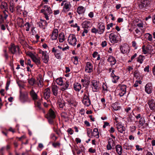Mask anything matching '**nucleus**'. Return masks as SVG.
I'll use <instances>...</instances> for the list:
<instances>
[{
	"label": "nucleus",
	"instance_id": "obj_31",
	"mask_svg": "<svg viewBox=\"0 0 155 155\" xmlns=\"http://www.w3.org/2000/svg\"><path fill=\"white\" fill-rule=\"evenodd\" d=\"M33 61L36 64H41V61L40 58H38L37 55H35L32 59Z\"/></svg>",
	"mask_w": 155,
	"mask_h": 155
},
{
	"label": "nucleus",
	"instance_id": "obj_23",
	"mask_svg": "<svg viewBox=\"0 0 155 155\" xmlns=\"http://www.w3.org/2000/svg\"><path fill=\"white\" fill-rule=\"evenodd\" d=\"M9 10V11L12 13L14 12L15 11L13 0H11L10 1Z\"/></svg>",
	"mask_w": 155,
	"mask_h": 155
},
{
	"label": "nucleus",
	"instance_id": "obj_55",
	"mask_svg": "<svg viewBox=\"0 0 155 155\" xmlns=\"http://www.w3.org/2000/svg\"><path fill=\"white\" fill-rule=\"evenodd\" d=\"M149 67L150 66L149 65H147L144 68V71L145 72H149Z\"/></svg>",
	"mask_w": 155,
	"mask_h": 155
},
{
	"label": "nucleus",
	"instance_id": "obj_19",
	"mask_svg": "<svg viewBox=\"0 0 155 155\" xmlns=\"http://www.w3.org/2000/svg\"><path fill=\"white\" fill-rule=\"evenodd\" d=\"M50 90L49 88H46L44 91V97L46 100L48 99L50 97Z\"/></svg>",
	"mask_w": 155,
	"mask_h": 155
},
{
	"label": "nucleus",
	"instance_id": "obj_22",
	"mask_svg": "<svg viewBox=\"0 0 155 155\" xmlns=\"http://www.w3.org/2000/svg\"><path fill=\"white\" fill-rule=\"evenodd\" d=\"M148 104L150 109L153 111H155V101L153 99L149 101Z\"/></svg>",
	"mask_w": 155,
	"mask_h": 155
},
{
	"label": "nucleus",
	"instance_id": "obj_15",
	"mask_svg": "<svg viewBox=\"0 0 155 155\" xmlns=\"http://www.w3.org/2000/svg\"><path fill=\"white\" fill-rule=\"evenodd\" d=\"M52 52L54 53L55 57L57 59H60L61 58V54L62 53L61 51L60 50L55 49L54 48H53L52 49Z\"/></svg>",
	"mask_w": 155,
	"mask_h": 155
},
{
	"label": "nucleus",
	"instance_id": "obj_12",
	"mask_svg": "<svg viewBox=\"0 0 155 155\" xmlns=\"http://www.w3.org/2000/svg\"><path fill=\"white\" fill-rule=\"evenodd\" d=\"M19 47L18 46H16L14 44H11V47L9 48V51L13 54H14L19 50Z\"/></svg>",
	"mask_w": 155,
	"mask_h": 155
},
{
	"label": "nucleus",
	"instance_id": "obj_62",
	"mask_svg": "<svg viewBox=\"0 0 155 155\" xmlns=\"http://www.w3.org/2000/svg\"><path fill=\"white\" fill-rule=\"evenodd\" d=\"M88 15L90 18H92L94 17V14L93 12H90L88 14Z\"/></svg>",
	"mask_w": 155,
	"mask_h": 155
},
{
	"label": "nucleus",
	"instance_id": "obj_63",
	"mask_svg": "<svg viewBox=\"0 0 155 155\" xmlns=\"http://www.w3.org/2000/svg\"><path fill=\"white\" fill-rule=\"evenodd\" d=\"M68 102L69 104L71 105L74 104V101L73 100L70 99L68 100Z\"/></svg>",
	"mask_w": 155,
	"mask_h": 155
},
{
	"label": "nucleus",
	"instance_id": "obj_2",
	"mask_svg": "<svg viewBox=\"0 0 155 155\" xmlns=\"http://www.w3.org/2000/svg\"><path fill=\"white\" fill-rule=\"evenodd\" d=\"M77 39L75 35L73 34H70L68 39V43L70 45L75 46L77 44Z\"/></svg>",
	"mask_w": 155,
	"mask_h": 155
},
{
	"label": "nucleus",
	"instance_id": "obj_25",
	"mask_svg": "<svg viewBox=\"0 0 155 155\" xmlns=\"http://www.w3.org/2000/svg\"><path fill=\"white\" fill-rule=\"evenodd\" d=\"M30 94L34 101L38 99L37 94L35 92L33 89H32L30 92Z\"/></svg>",
	"mask_w": 155,
	"mask_h": 155
},
{
	"label": "nucleus",
	"instance_id": "obj_51",
	"mask_svg": "<svg viewBox=\"0 0 155 155\" xmlns=\"http://www.w3.org/2000/svg\"><path fill=\"white\" fill-rule=\"evenodd\" d=\"M88 32V31L87 29H84V31L81 34V35L82 36H84L85 34H87Z\"/></svg>",
	"mask_w": 155,
	"mask_h": 155
},
{
	"label": "nucleus",
	"instance_id": "obj_33",
	"mask_svg": "<svg viewBox=\"0 0 155 155\" xmlns=\"http://www.w3.org/2000/svg\"><path fill=\"white\" fill-rule=\"evenodd\" d=\"M58 38L60 42H63L65 40L64 34L63 32L60 33L59 35Z\"/></svg>",
	"mask_w": 155,
	"mask_h": 155
},
{
	"label": "nucleus",
	"instance_id": "obj_7",
	"mask_svg": "<svg viewBox=\"0 0 155 155\" xmlns=\"http://www.w3.org/2000/svg\"><path fill=\"white\" fill-rule=\"evenodd\" d=\"M145 91L148 94H150L153 93V88L152 84L150 83H147L145 86Z\"/></svg>",
	"mask_w": 155,
	"mask_h": 155
},
{
	"label": "nucleus",
	"instance_id": "obj_14",
	"mask_svg": "<svg viewBox=\"0 0 155 155\" xmlns=\"http://www.w3.org/2000/svg\"><path fill=\"white\" fill-rule=\"evenodd\" d=\"M20 99L21 102L24 103L28 101L29 100L27 94H24L20 91Z\"/></svg>",
	"mask_w": 155,
	"mask_h": 155
},
{
	"label": "nucleus",
	"instance_id": "obj_1",
	"mask_svg": "<svg viewBox=\"0 0 155 155\" xmlns=\"http://www.w3.org/2000/svg\"><path fill=\"white\" fill-rule=\"evenodd\" d=\"M89 92L87 91L84 94L82 102L84 105L87 106H89L91 104V101L89 98Z\"/></svg>",
	"mask_w": 155,
	"mask_h": 155
},
{
	"label": "nucleus",
	"instance_id": "obj_3",
	"mask_svg": "<svg viewBox=\"0 0 155 155\" xmlns=\"http://www.w3.org/2000/svg\"><path fill=\"white\" fill-rule=\"evenodd\" d=\"M56 117V115L55 112L53 110L50 109L46 115V117L48 119L49 123L52 124L53 123V120Z\"/></svg>",
	"mask_w": 155,
	"mask_h": 155
},
{
	"label": "nucleus",
	"instance_id": "obj_52",
	"mask_svg": "<svg viewBox=\"0 0 155 155\" xmlns=\"http://www.w3.org/2000/svg\"><path fill=\"white\" fill-rule=\"evenodd\" d=\"M130 146L129 145V144L127 143H125L124 146L123 147L126 150H127L129 149Z\"/></svg>",
	"mask_w": 155,
	"mask_h": 155
},
{
	"label": "nucleus",
	"instance_id": "obj_44",
	"mask_svg": "<svg viewBox=\"0 0 155 155\" xmlns=\"http://www.w3.org/2000/svg\"><path fill=\"white\" fill-rule=\"evenodd\" d=\"M119 78V77L118 76H114V77L112 78V81L114 83H116L117 82Z\"/></svg>",
	"mask_w": 155,
	"mask_h": 155
},
{
	"label": "nucleus",
	"instance_id": "obj_40",
	"mask_svg": "<svg viewBox=\"0 0 155 155\" xmlns=\"http://www.w3.org/2000/svg\"><path fill=\"white\" fill-rule=\"evenodd\" d=\"M43 81L42 79L41 78H39L37 79V85L40 87H42L43 85Z\"/></svg>",
	"mask_w": 155,
	"mask_h": 155
},
{
	"label": "nucleus",
	"instance_id": "obj_64",
	"mask_svg": "<svg viewBox=\"0 0 155 155\" xmlns=\"http://www.w3.org/2000/svg\"><path fill=\"white\" fill-rule=\"evenodd\" d=\"M107 45V43L106 41H104L102 42L101 46L103 47L106 46Z\"/></svg>",
	"mask_w": 155,
	"mask_h": 155
},
{
	"label": "nucleus",
	"instance_id": "obj_20",
	"mask_svg": "<svg viewBox=\"0 0 155 155\" xmlns=\"http://www.w3.org/2000/svg\"><path fill=\"white\" fill-rule=\"evenodd\" d=\"M51 90L54 96L58 95V87L55 84H52L51 86Z\"/></svg>",
	"mask_w": 155,
	"mask_h": 155
},
{
	"label": "nucleus",
	"instance_id": "obj_46",
	"mask_svg": "<svg viewBox=\"0 0 155 155\" xmlns=\"http://www.w3.org/2000/svg\"><path fill=\"white\" fill-rule=\"evenodd\" d=\"M137 25V26H138L139 28H140V29L142 30V28L143 26V23L142 21H140L138 23Z\"/></svg>",
	"mask_w": 155,
	"mask_h": 155
},
{
	"label": "nucleus",
	"instance_id": "obj_54",
	"mask_svg": "<svg viewBox=\"0 0 155 155\" xmlns=\"http://www.w3.org/2000/svg\"><path fill=\"white\" fill-rule=\"evenodd\" d=\"M68 132L71 135L72 134L74 133V131L71 128H69L67 130Z\"/></svg>",
	"mask_w": 155,
	"mask_h": 155
},
{
	"label": "nucleus",
	"instance_id": "obj_6",
	"mask_svg": "<svg viewBox=\"0 0 155 155\" xmlns=\"http://www.w3.org/2000/svg\"><path fill=\"white\" fill-rule=\"evenodd\" d=\"M117 91H118L120 97L124 96L126 93L127 86L124 84L120 85Z\"/></svg>",
	"mask_w": 155,
	"mask_h": 155
},
{
	"label": "nucleus",
	"instance_id": "obj_36",
	"mask_svg": "<svg viewBox=\"0 0 155 155\" xmlns=\"http://www.w3.org/2000/svg\"><path fill=\"white\" fill-rule=\"evenodd\" d=\"M142 52L144 54H147L148 53L150 50L149 46H147L146 47H145V46L144 45H143L142 46Z\"/></svg>",
	"mask_w": 155,
	"mask_h": 155
},
{
	"label": "nucleus",
	"instance_id": "obj_5",
	"mask_svg": "<svg viewBox=\"0 0 155 155\" xmlns=\"http://www.w3.org/2000/svg\"><path fill=\"white\" fill-rule=\"evenodd\" d=\"M39 52L41 54V58L43 62L47 64L49 60V56L47 52L46 51H43L41 50H39Z\"/></svg>",
	"mask_w": 155,
	"mask_h": 155
},
{
	"label": "nucleus",
	"instance_id": "obj_26",
	"mask_svg": "<svg viewBox=\"0 0 155 155\" xmlns=\"http://www.w3.org/2000/svg\"><path fill=\"white\" fill-rule=\"evenodd\" d=\"M91 25V22L88 21H84L82 24V27L84 29H87Z\"/></svg>",
	"mask_w": 155,
	"mask_h": 155
},
{
	"label": "nucleus",
	"instance_id": "obj_60",
	"mask_svg": "<svg viewBox=\"0 0 155 155\" xmlns=\"http://www.w3.org/2000/svg\"><path fill=\"white\" fill-rule=\"evenodd\" d=\"M113 26V24L112 23H110L108 24L107 25V29L109 30L110 29V27H112Z\"/></svg>",
	"mask_w": 155,
	"mask_h": 155
},
{
	"label": "nucleus",
	"instance_id": "obj_10",
	"mask_svg": "<svg viewBox=\"0 0 155 155\" xmlns=\"http://www.w3.org/2000/svg\"><path fill=\"white\" fill-rule=\"evenodd\" d=\"M58 31L57 29H54L52 31L51 34L50 35L51 38L52 40H56L58 36Z\"/></svg>",
	"mask_w": 155,
	"mask_h": 155
},
{
	"label": "nucleus",
	"instance_id": "obj_34",
	"mask_svg": "<svg viewBox=\"0 0 155 155\" xmlns=\"http://www.w3.org/2000/svg\"><path fill=\"white\" fill-rule=\"evenodd\" d=\"M35 104V107L38 108L39 110L41 109V104L40 99L38 98V99L34 100Z\"/></svg>",
	"mask_w": 155,
	"mask_h": 155
},
{
	"label": "nucleus",
	"instance_id": "obj_11",
	"mask_svg": "<svg viewBox=\"0 0 155 155\" xmlns=\"http://www.w3.org/2000/svg\"><path fill=\"white\" fill-rule=\"evenodd\" d=\"M120 49L122 53L124 54L129 52L130 48L127 44H124L120 47Z\"/></svg>",
	"mask_w": 155,
	"mask_h": 155
},
{
	"label": "nucleus",
	"instance_id": "obj_59",
	"mask_svg": "<svg viewBox=\"0 0 155 155\" xmlns=\"http://www.w3.org/2000/svg\"><path fill=\"white\" fill-rule=\"evenodd\" d=\"M133 67L131 66H128L127 69V70L129 72V73H130V71L133 70Z\"/></svg>",
	"mask_w": 155,
	"mask_h": 155
},
{
	"label": "nucleus",
	"instance_id": "obj_61",
	"mask_svg": "<svg viewBox=\"0 0 155 155\" xmlns=\"http://www.w3.org/2000/svg\"><path fill=\"white\" fill-rule=\"evenodd\" d=\"M51 137L54 140H56L57 139V137H56L55 135L54 134H52L51 135Z\"/></svg>",
	"mask_w": 155,
	"mask_h": 155
},
{
	"label": "nucleus",
	"instance_id": "obj_9",
	"mask_svg": "<svg viewBox=\"0 0 155 155\" xmlns=\"http://www.w3.org/2000/svg\"><path fill=\"white\" fill-rule=\"evenodd\" d=\"M149 4V0H141L140 2L138 4L139 7L141 9L148 6Z\"/></svg>",
	"mask_w": 155,
	"mask_h": 155
},
{
	"label": "nucleus",
	"instance_id": "obj_4",
	"mask_svg": "<svg viewBox=\"0 0 155 155\" xmlns=\"http://www.w3.org/2000/svg\"><path fill=\"white\" fill-rule=\"evenodd\" d=\"M91 86L93 92H97L99 90L100 84L99 82L96 80H92L91 83Z\"/></svg>",
	"mask_w": 155,
	"mask_h": 155
},
{
	"label": "nucleus",
	"instance_id": "obj_8",
	"mask_svg": "<svg viewBox=\"0 0 155 155\" xmlns=\"http://www.w3.org/2000/svg\"><path fill=\"white\" fill-rule=\"evenodd\" d=\"M41 12L44 14H51L52 13V10L50 7L48 5H45L43 7V9H41Z\"/></svg>",
	"mask_w": 155,
	"mask_h": 155
},
{
	"label": "nucleus",
	"instance_id": "obj_30",
	"mask_svg": "<svg viewBox=\"0 0 155 155\" xmlns=\"http://www.w3.org/2000/svg\"><path fill=\"white\" fill-rule=\"evenodd\" d=\"M85 11V8L82 6H79L77 9V12L79 14H84Z\"/></svg>",
	"mask_w": 155,
	"mask_h": 155
},
{
	"label": "nucleus",
	"instance_id": "obj_37",
	"mask_svg": "<svg viewBox=\"0 0 155 155\" xmlns=\"http://www.w3.org/2000/svg\"><path fill=\"white\" fill-rule=\"evenodd\" d=\"M91 136L96 137L97 138H98L99 137V134L98 130L97 129L95 128L94 129L93 131L91 133Z\"/></svg>",
	"mask_w": 155,
	"mask_h": 155
},
{
	"label": "nucleus",
	"instance_id": "obj_16",
	"mask_svg": "<svg viewBox=\"0 0 155 155\" xmlns=\"http://www.w3.org/2000/svg\"><path fill=\"white\" fill-rule=\"evenodd\" d=\"M105 27L103 23H99L98 26V34L101 35L104 31Z\"/></svg>",
	"mask_w": 155,
	"mask_h": 155
},
{
	"label": "nucleus",
	"instance_id": "obj_17",
	"mask_svg": "<svg viewBox=\"0 0 155 155\" xmlns=\"http://www.w3.org/2000/svg\"><path fill=\"white\" fill-rule=\"evenodd\" d=\"M85 71L88 73H90L92 71L93 66L90 62H87L85 68Z\"/></svg>",
	"mask_w": 155,
	"mask_h": 155
},
{
	"label": "nucleus",
	"instance_id": "obj_18",
	"mask_svg": "<svg viewBox=\"0 0 155 155\" xmlns=\"http://www.w3.org/2000/svg\"><path fill=\"white\" fill-rule=\"evenodd\" d=\"M110 41L112 43L114 44L117 42L116 36L113 33L110 34L109 36Z\"/></svg>",
	"mask_w": 155,
	"mask_h": 155
},
{
	"label": "nucleus",
	"instance_id": "obj_35",
	"mask_svg": "<svg viewBox=\"0 0 155 155\" xmlns=\"http://www.w3.org/2000/svg\"><path fill=\"white\" fill-rule=\"evenodd\" d=\"M1 8L2 9H5V10L4 11H7L8 9V6L7 3L4 2H2L1 5Z\"/></svg>",
	"mask_w": 155,
	"mask_h": 155
},
{
	"label": "nucleus",
	"instance_id": "obj_57",
	"mask_svg": "<svg viewBox=\"0 0 155 155\" xmlns=\"http://www.w3.org/2000/svg\"><path fill=\"white\" fill-rule=\"evenodd\" d=\"M52 145L54 147H56L57 146H59L60 145V143L58 142H57L56 143H53Z\"/></svg>",
	"mask_w": 155,
	"mask_h": 155
},
{
	"label": "nucleus",
	"instance_id": "obj_32",
	"mask_svg": "<svg viewBox=\"0 0 155 155\" xmlns=\"http://www.w3.org/2000/svg\"><path fill=\"white\" fill-rule=\"evenodd\" d=\"M69 82L68 81L64 82L62 85H61V90L62 91H64L66 90L68 88L69 86Z\"/></svg>",
	"mask_w": 155,
	"mask_h": 155
},
{
	"label": "nucleus",
	"instance_id": "obj_58",
	"mask_svg": "<svg viewBox=\"0 0 155 155\" xmlns=\"http://www.w3.org/2000/svg\"><path fill=\"white\" fill-rule=\"evenodd\" d=\"M58 104L59 107L61 108H63L64 105L63 103H62L61 102H58Z\"/></svg>",
	"mask_w": 155,
	"mask_h": 155
},
{
	"label": "nucleus",
	"instance_id": "obj_42",
	"mask_svg": "<svg viewBox=\"0 0 155 155\" xmlns=\"http://www.w3.org/2000/svg\"><path fill=\"white\" fill-rule=\"evenodd\" d=\"M24 27L26 31H28L30 27V25L29 23L26 22L24 25L22 26Z\"/></svg>",
	"mask_w": 155,
	"mask_h": 155
},
{
	"label": "nucleus",
	"instance_id": "obj_28",
	"mask_svg": "<svg viewBox=\"0 0 155 155\" xmlns=\"http://www.w3.org/2000/svg\"><path fill=\"white\" fill-rule=\"evenodd\" d=\"M82 87L81 84L79 83H75L74 84V89L77 91H79Z\"/></svg>",
	"mask_w": 155,
	"mask_h": 155
},
{
	"label": "nucleus",
	"instance_id": "obj_27",
	"mask_svg": "<svg viewBox=\"0 0 155 155\" xmlns=\"http://www.w3.org/2000/svg\"><path fill=\"white\" fill-rule=\"evenodd\" d=\"M114 141L112 139H109L108 144L107 145V149L108 150H110L111 149L112 147L113 146V144L114 143Z\"/></svg>",
	"mask_w": 155,
	"mask_h": 155
},
{
	"label": "nucleus",
	"instance_id": "obj_53",
	"mask_svg": "<svg viewBox=\"0 0 155 155\" xmlns=\"http://www.w3.org/2000/svg\"><path fill=\"white\" fill-rule=\"evenodd\" d=\"M74 63L75 64H77L78 63V58L77 56L74 57Z\"/></svg>",
	"mask_w": 155,
	"mask_h": 155
},
{
	"label": "nucleus",
	"instance_id": "obj_49",
	"mask_svg": "<svg viewBox=\"0 0 155 155\" xmlns=\"http://www.w3.org/2000/svg\"><path fill=\"white\" fill-rule=\"evenodd\" d=\"M114 110H117L120 109V106H118L116 104H114L113 106Z\"/></svg>",
	"mask_w": 155,
	"mask_h": 155
},
{
	"label": "nucleus",
	"instance_id": "obj_43",
	"mask_svg": "<svg viewBox=\"0 0 155 155\" xmlns=\"http://www.w3.org/2000/svg\"><path fill=\"white\" fill-rule=\"evenodd\" d=\"M56 82L57 84L59 85H61L64 82L63 81L62 79L61 78H58L56 79Z\"/></svg>",
	"mask_w": 155,
	"mask_h": 155
},
{
	"label": "nucleus",
	"instance_id": "obj_45",
	"mask_svg": "<svg viewBox=\"0 0 155 155\" xmlns=\"http://www.w3.org/2000/svg\"><path fill=\"white\" fill-rule=\"evenodd\" d=\"M139 124L140 126H143L145 123V121L144 118H141L140 119L139 121Z\"/></svg>",
	"mask_w": 155,
	"mask_h": 155
},
{
	"label": "nucleus",
	"instance_id": "obj_50",
	"mask_svg": "<svg viewBox=\"0 0 155 155\" xmlns=\"http://www.w3.org/2000/svg\"><path fill=\"white\" fill-rule=\"evenodd\" d=\"M50 101L49 100H47V102H44V106L45 107H47L50 104Z\"/></svg>",
	"mask_w": 155,
	"mask_h": 155
},
{
	"label": "nucleus",
	"instance_id": "obj_48",
	"mask_svg": "<svg viewBox=\"0 0 155 155\" xmlns=\"http://www.w3.org/2000/svg\"><path fill=\"white\" fill-rule=\"evenodd\" d=\"M26 55L30 57L31 59L35 55L31 52L28 51L26 53Z\"/></svg>",
	"mask_w": 155,
	"mask_h": 155
},
{
	"label": "nucleus",
	"instance_id": "obj_24",
	"mask_svg": "<svg viewBox=\"0 0 155 155\" xmlns=\"http://www.w3.org/2000/svg\"><path fill=\"white\" fill-rule=\"evenodd\" d=\"M118 131L121 133L125 131V128L120 123H118L116 125Z\"/></svg>",
	"mask_w": 155,
	"mask_h": 155
},
{
	"label": "nucleus",
	"instance_id": "obj_38",
	"mask_svg": "<svg viewBox=\"0 0 155 155\" xmlns=\"http://www.w3.org/2000/svg\"><path fill=\"white\" fill-rule=\"evenodd\" d=\"M145 58L144 56L140 55L137 58V61L140 64H141L143 63V62L145 59Z\"/></svg>",
	"mask_w": 155,
	"mask_h": 155
},
{
	"label": "nucleus",
	"instance_id": "obj_47",
	"mask_svg": "<svg viewBox=\"0 0 155 155\" xmlns=\"http://www.w3.org/2000/svg\"><path fill=\"white\" fill-rule=\"evenodd\" d=\"M91 32L95 34L98 33V29L94 27H93L91 29Z\"/></svg>",
	"mask_w": 155,
	"mask_h": 155
},
{
	"label": "nucleus",
	"instance_id": "obj_39",
	"mask_svg": "<svg viewBox=\"0 0 155 155\" xmlns=\"http://www.w3.org/2000/svg\"><path fill=\"white\" fill-rule=\"evenodd\" d=\"M145 36L147 39L149 41L152 42L153 38L152 35L149 33H147L145 34Z\"/></svg>",
	"mask_w": 155,
	"mask_h": 155
},
{
	"label": "nucleus",
	"instance_id": "obj_29",
	"mask_svg": "<svg viewBox=\"0 0 155 155\" xmlns=\"http://www.w3.org/2000/svg\"><path fill=\"white\" fill-rule=\"evenodd\" d=\"M116 150L119 155H121L122 153V146L119 144L117 145L115 147Z\"/></svg>",
	"mask_w": 155,
	"mask_h": 155
},
{
	"label": "nucleus",
	"instance_id": "obj_21",
	"mask_svg": "<svg viewBox=\"0 0 155 155\" xmlns=\"http://www.w3.org/2000/svg\"><path fill=\"white\" fill-rule=\"evenodd\" d=\"M107 60L108 62L110 63L111 66L114 65L116 62V60L115 58L112 56H109Z\"/></svg>",
	"mask_w": 155,
	"mask_h": 155
},
{
	"label": "nucleus",
	"instance_id": "obj_41",
	"mask_svg": "<svg viewBox=\"0 0 155 155\" xmlns=\"http://www.w3.org/2000/svg\"><path fill=\"white\" fill-rule=\"evenodd\" d=\"M46 22L45 20H41V21L38 23V26L40 28H43L44 26L46 24Z\"/></svg>",
	"mask_w": 155,
	"mask_h": 155
},
{
	"label": "nucleus",
	"instance_id": "obj_13",
	"mask_svg": "<svg viewBox=\"0 0 155 155\" xmlns=\"http://www.w3.org/2000/svg\"><path fill=\"white\" fill-rule=\"evenodd\" d=\"M71 8V4L70 2L67 1L63 7L62 12L64 13H67L70 11Z\"/></svg>",
	"mask_w": 155,
	"mask_h": 155
},
{
	"label": "nucleus",
	"instance_id": "obj_56",
	"mask_svg": "<svg viewBox=\"0 0 155 155\" xmlns=\"http://www.w3.org/2000/svg\"><path fill=\"white\" fill-rule=\"evenodd\" d=\"M29 83L31 85H33L35 83V81L34 80L32 79H31L28 81Z\"/></svg>",
	"mask_w": 155,
	"mask_h": 155
}]
</instances>
